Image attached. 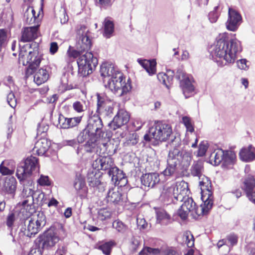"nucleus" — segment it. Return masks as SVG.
<instances>
[{"mask_svg":"<svg viewBox=\"0 0 255 255\" xmlns=\"http://www.w3.org/2000/svg\"><path fill=\"white\" fill-rule=\"evenodd\" d=\"M88 32L89 30L86 26H80L77 31L79 40L76 49L72 50L69 52L70 56L74 58L79 57L77 61L78 72L83 77L91 73L93 68L96 67L98 64L97 58L94 57L91 52H88L92 45Z\"/></svg>","mask_w":255,"mask_h":255,"instance_id":"1","label":"nucleus"},{"mask_svg":"<svg viewBox=\"0 0 255 255\" xmlns=\"http://www.w3.org/2000/svg\"><path fill=\"white\" fill-rule=\"evenodd\" d=\"M39 44L32 41L31 43L19 44V60L23 65L28 64L25 71V78H33V80H48L50 73L46 69L42 68L34 75L36 69L39 67L42 56L38 52Z\"/></svg>","mask_w":255,"mask_h":255,"instance_id":"2","label":"nucleus"},{"mask_svg":"<svg viewBox=\"0 0 255 255\" xmlns=\"http://www.w3.org/2000/svg\"><path fill=\"white\" fill-rule=\"evenodd\" d=\"M241 51L240 41L237 39H219L209 49L210 56L213 59L219 58L223 65L234 63L237 53Z\"/></svg>","mask_w":255,"mask_h":255,"instance_id":"3","label":"nucleus"},{"mask_svg":"<svg viewBox=\"0 0 255 255\" xmlns=\"http://www.w3.org/2000/svg\"><path fill=\"white\" fill-rule=\"evenodd\" d=\"M172 133V129L169 125L158 121L149 128L148 133L144 135V139L146 141H149L151 139H154L156 142L165 141Z\"/></svg>","mask_w":255,"mask_h":255,"instance_id":"4","label":"nucleus"},{"mask_svg":"<svg viewBox=\"0 0 255 255\" xmlns=\"http://www.w3.org/2000/svg\"><path fill=\"white\" fill-rule=\"evenodd\" d=\"M38 168V159L33 156L27 157L23 162L17 166L16 176L19 181L23 183V179H32V172Z\"/></svg>","mask_w":255,"mask_h":255,"instance_id":"5","label":"nucleus"},{"mask_svg":"<svg viewBox=\"0 0 255 255\" xmlns=\"http://www.w3.org/2000/svg\"><path fill=\"white\" fill-rule=\"evenodd\" d=\"M90 131L101 141V144L104 146L106 144V142L109 140L110 134L107 132L102 130L103 124L100 117L98 115L94 114L90 117L88 121V124L86 127Z\"/></svg>","mask_w":255,"mask_h":255,"instance_id":"6","label":"nucleus"},{"mask_svg":"<svg viewBox=\"0 0 255 255\" xmlns=\"http://www.w3.org/2000/svg\"><path fill=\"white\" fill-rule=\"evenodd\" d=\"M182 153L178 148H174L169 152L167 160V166L162 172L165 176H173L178 172Z\"/></svg>","mask_w":255,"mask_h":255,"instance_id":"7","label":"nucleus"},{"mask_svg":"<svg viewBox=\"0 0 255 255\" xmlns=\"http://www.w3.org/2000/svg\"><path fill=\"white\" fill-rule=\"evenodd\" d=\"M26 221H28V224L27 229H25L24 234L31 238L37 234L46 225V218L43 212H38L36 216L25 220V224Z\"/></svg>","mask_w":255,"mask_h":255,"instance_id":"8","label":"nucleus"},{"mask_svg":"<svg viewBox=\"0 0 255 255\" xmlns=\"http://www.w3.org/2000/svg\"><path fill=\"white\" fill-rule=\"evenodd\" d=\"M77 141L78 143H83L86 141L84 144V148L87 152L97 151V147L101 144V141L98 138L96 135L92 133L86 127L79 133L77 137Z\"/></svg>","mask_w":255,"mask_h":255,"instance_id":"9","label":"nucleus"},{"mask_svg":"<svg viewBox=\"0 0 255 255\" xmlns=\"http://www.w3.org/2000/svg\"><path fill=\"white\" fill-rule=\"evenodd\" d=\"M183 201H184V203L178 211V215L182 220L187 219L189 212L195 213L198 216H200L207 214L210 210H208L207 212H202V208L205 207V203H204L203 206L201 205L200 207H198L193 199L189 197L188 195Z\"/></svg>","mask_w":255,"mask_h":255,"instance_id":"10","label":"nucleus"},{"mask_svg":"<svg viewBox=\"0 0 255 255\" xmlns=\"http://www.w3.org/2000/svg\"><path fill=\"white\" fill-rule=\"evenodd\" d=\"M199 186L201 190V199L205 203V207L202 208V212H207L212 208L213 204L211 182L208 177L204 175L202 180L199 182Z\"/></svg>","mask_w":255,"mask_h":255,"instance_id":"11","label":"nucleus"},{"mask_svg":"<svg viewBox=\"0 0 255 255\" xmlns=\"http://www.w3.org/2000/svg\"><path fill=\"white\" fill-rule=\"evenodd\" d=\"M23 183L19 181L22 185L23 188L22 192V196L24 198L22 202V205L28 210L29 207L31 208L33 206V200L35 192L33 190V182L32 179H23Z\"/></svg>","mask_w":255,"mask_h":255,"instance_id":"12","label":"nucleus"},{"mask_svg":"<svg viewBox=\"0 0 255 255\" xmlns=\"http://www.w3.org/2000/svg\"><path fill=\"white\" fill-rule=\"evenodd\" d=\"M131 81H103L106 88L109 89L119 96L128 92L131 89Z\"/></svg>","mask_w":255,"mask_h":255,"instance_id":"13","label":"nucleus"},{"mask_svg":"<svg viewBox=\"0 0 255 255\" xmlns=\"http://www.w3.org/2000/svg\"><path fill=\"white\" fill-rule=\"evenodd\" d=\"M100 72L103 78H107L108 80H123V74L116 69L111 62H103L101 65Z\"/></svg>","mask_w":255,"mask_h":255,"instance_id":"14","label":"nucleus"},{"mask_svg":"<svg viewBox=\"0 0 255 255\" xmlns=\"http://www.w3.org/2000/svg\"><path fill=\"white\" fill-rule=\"evenodd\" d=\"M59 241V237L51 230L45 232L38 238L39 247L43 250L48 249L54 246Z\"/></svg>","mask_w":255,"mask_h":255,"instance_id":"15","label":"nucleus"},{"mask_svg":"<svg viewBox=\"0 0 255 255\" xmlns=\"http://www.w3.org/2000/svg\"><path fill=\"white\" fill-rule=\"evenodd\" d=\"M242 17L241 15L236 10L229 8L228 10V18L226 26L229 30L236 31L241 23Z\"/></svg>","mask_w":255,"mask_h":255,"instance_id":"16","label":"nucleus"},{"mask_svg":"<svg viewBox=\"0 0 255 255\" xmlns=\"http://www.w3.org/2000/svg\"><path fill=\"white\" fill-rule=\"evenodd\" d=\"M93 166H95V168H98V169L107 171L108 175L114 167H117L114 164L113 158L110 156H100L94 162Z\"/></svg>","mask_w":255,"mask_h":255,"instance_id":"17","label":"nucleus"},{"mask_svg":"<svg viewBox=\"0 0 255 255\" xmlns=\"http://www.w3.org/2000/svg\"><path fill=\"white\" fill-rule=\"evenodd\" d=\"M129 120V115L128 112L120 110L115 116L113 121L109 123V126L111 129L116 130L127 124Z\"/></svg>","mask_w":255,"mask_h":255,"instance_id":"18","label":"nucleus"},{"mask_svg":"<svg viewBox=\"0 0 255 255\" xmlns=\"http://www.w3.org/2000/svg\"><path fill=\"white\" fill-rule=\"evenodd\" d=\"M171 186L175 189L174 199L178 202H182L189 193L188 183L184 181L176 182Z\"/></svg>","mask_w":255,"mask_h":255,"instance_id":"19","label":"nucleus"},{"mask_svg":"<svg viewBox=\"0 0 255 255\" xmlns=\"http://www.w3.org/2000/svg\"><path fill=\"white\" fill-rule=\"evenodd\" d=\"M110 173L109 175L111 177V180L115 185L122 187L127 184L128 180L125 174L117 167H114V169Z\"/></svg>","mask_w":255,"mask_h":255,"instance_id":"20","label":"nucleus"},{"mask_svg":"<svg viewBox=\"0 0 255 255\" xmlns=\"http://www.w3.org/2000/svg\"><path fill=\"white\" fill-rule=\"evenodd\" d=\"M141 184L146 188H152L160 181L159 174L157 173H150L143 174L140 178Z\"/></svg>","mask_w":255,"mask_h":255,"instance_id":"21","label":"nucleus"},{"mask_svg":"<svg viewBox=\"0 0 255 255\" xmlns=\"http://www.w3.org/2000/svg\"><path fill=\"white\" fill-rule=\"evenodd\" d=\"M39 25L25 27L22 32L21 42H29L36 39L38 36Z\"/></svg>","mask_w":255,"mask_h":255,"instance_id":"22","label":"nucleus"},{"mask_svg":"<svg viewBox=\"0 0 255 255\" xmlns=\"http://www.w3.org/2000/svg\"><path fill=\"white\" fill-rule=\"evenodd\" d=\"M50 144V141L47 138H41L35 143L33 152H35L38 155H43L49 149Z\"/></svg>","mask_w":255,"mask_h":255,"instance_id":"23","label":"nucleus"},{"mask_svg":"<svg viewBox=\"0 0 255 255\" xmlns=\"http://www.w3.org/2000/svg\"><path fill=\"white\" fill-rule=\"evenodd\" d=\"M97 110V111L106 116H110L113 113V107L110 103H107L101 100L99 95H98Z\"/></svg>","mask_w":255,"mask_h":255,"instance_id":"24","label":"nucleus"},{"mask_svg":"<svg viewBox=\"0 0 255 255\" xmlns=\"http://www.w3.org/2000/svg\"><path fill=\"white\" fill-rule=\"evenodd\" d=\"M137 61L149 75H152L155 73L156 62L155 59L147 60L138 59Z\"/></svg>","mask_w":255,"mask_h":255,"instance_id":"25","label":"nucleus"},{"mask_svg":"<svg viewBox=\"0 0 255 255\" xmlns=\"http://www.w3.org/2000/svg\"><path fill=\"white\" fill-rule=\"evenodd\" d=\"M242 189L245 191L247 196L255 189V179L251 175H247L243 181L242 185Z\"/></svg>","mask_w":255,"mask_h":255,"instance_id":"26","label":"nucleus"},{"mask_svg":"<svg viewBox=\"0 0 255 255\" xmlns=\"http://www.w3.org/2000/svg\"><path fill=\"white\" fill-rule=\"evenodd\" d=\"M174 190L171 186L163 190L161 196L166 204H177L178 203V201L174 199Z\"/></svg>","mask_w":255,"mask_h":255,"instance_id":"27","label":"nucleus"},{"mask_svg":"<svg viewBox=\"0 0 255 255\" xmlns=\"http://www.w3.org/2000/svg\"><path fill=\"white\" fill-rule=\"evenodd\" d=\"M107 201L115 204H120L122 202V194L118 190L109 189L106 197Z\"/></svg>","mask_w":255,"mask_h":255,"instance_id":"28","label":"nucleus"},{"mask_svg":"<svg viewBox=\"0 0 255 255\" xmlns=\"http://www.w3.org/2000/svg\"><path fill=\"white\" fill-rule=\"evenodd\" d=\"M255 148L252 145L248 148H243L240 152L241 159L246 162L253 161L255 158Z\"/></svg>","mask_w":255,"mask_h":255,"instance_id":"29","label":"nucleus"},{"mask_svg":"<svg viewBox=\"0 0 255 255\" xmlns=\"http://www.w3.org/2000/svg\"><path fill=\"white\" fill-rule=\"evenodd\" d=\"M180 86L186 99L194 94L195 87L193 85L192 81H180Z\"/></svg>","mask_w":255,"mask_h":255,"instance_id":"30","label":"nucleus"},{"mask_svg":"<svg viewBox=\"0 0 255 255\" xmlns=\"http://www.w3.org/2000/svg\"><path fill=\"white\" fill-rule=\"evenodd\" d=\"M33 200V206L28 208L27 210L30 213L34 212L35 210V205L38 206H42L45 203V195L44 193L39 191H36L34 193Z\"/></svg>","mask_w":255,"mask_h":255,"instance_id":"31","label":"nucleus"},{"mask_svg":"<svg viewBox=\"0 0 255 255\" xmlns=\"http://www.w3.org/2000/svg\"><path fill=\"white\" fill-rule=\"evenodd\" d=\"M74 187L78 192L84 190L86 187L85 179L81 174L77 173L73 183Z\"/></svg>","mask_w":255,"mask_h":255,"instance_id":"32","label":"nucleus"},{"mask_svg":"<svg viewBox=\"0 0 255 255\" xmlns=\"http://www.w3.org/2000/svg\"><path fill=\"white\" fill-rule=\"evenodd\" d=\"M225 155V150L222 149L215 150L210 155V160H214V165H218L223 162Z\"/></svg>","mask_w":255,"mask_h":255,"instance_id":"33","label":"nucleus"},{"mask_svg":"<svg viewBox=\"0 0 255 255\" xmlns=\"http://www.w3.org/2000/svg\"><path fill=\"white\" fill-rule=\"evenodd\" d=\"M4 187L6 192L14 197V194L16 189V180L14 178L6 179L5 181Z\"/></svg>","mask_w":255,"mask_h":255,"instance_id":"34","label":"nucleus"},{"mask_svg":"<svg viewBox=\"0 0 255 255\" xmlns=\"http://www.w3.org/2000/svg\"><path fill=\"white\" fill-rule=\"evenodd\" d=\"M182 244L186 245L188 248L194 246V238L191 232L187 231L184 232L182 236Z\"/></svg>","mask_w":255,"mask_h":255,"instance_id":"35","label":"nucleus"},{"mask_svg":"<svg viewBox=\"0 0 255 255\" xmlns=\"http://www.w3.org/2000/svg\"><path fill=\"white\" fill-rule=\"evenodd\" d=\"M236 159L235 153L231 150L225 151V155L223 159V165L224 166H228L234 163Z\"/></svg>","mask_w":255,"mask_h":255,"instance_id":"36","label":"nucleus"},{"mask_svg":"<svg viewBox=\"0 0 255 255\" xmlns=\"http://www.w3.org/2000/svg\"><path fill=\"white\" fill-rule=\"evenodd\" d=\"M114 31V24L113 21L105 19L104 21V32L103 35L107 38L111 37Z\"/></svg>","mask_w":255,"mask_h":255,"instance_id":"37","label":"nucleus"},{"mask_svg":"<svg viewBox=\"0 0 255 255\" xmlns=\"http://www.w3.org/2000/svg\"><path fill=\"white\" fill-rule=\"evenodd\" d=\"M203 170V165L202 161H197L194 163L191 167V173L194 176H198L200 178L202 176V173Z\"/></svg>","mask_w":255,"mask_h":255,"instance_id":"38","label":"nucleus"},{"mask_svg":"<svg viewBox=\"0 0 255 255\" xmlns=\"http://www.w3.org/2000/svg\"><path fill=\"white\" fill-rule=\"evenodd\" d=\"M112 212L109 209L101 208L98 211V218L101 221H105L111 218Z\"/></svg>","mask_w":255,"mask_h":255,"instance_id":"39","label":"nucleus"},{"mask_svg":"<svg viewBox=\"0 0 255 255\" xmlns=\"http://www.w3.org/2000/svg\"><path fill=\"white\" fill-rule=\"evenodd\" d=\"M114 245V242H109L101 245L99 246V248L105 255H110L111 254L112 248Z\"/></svg>","mask_w":255,"mask_h":255,"instance_id":"40","label":"nucleus"},{"mask_svg":"<svg viewBox=\"0 0 255 255\" xmlns=\"http://www.w3.org/2000/svg\"><path fill=\"white\" fill-rule=\"evenodd\" d=\"M88 182L89 186L95 187L101 184V181L99 178L96 177L93 173H89L88 175Z\"/></svg>","mask_w":255,"mask_h":255,"instance_id":"41","label":"nucleus"},{"mask_svg":"<svg viewBox=\"0 0 255 255\" xmlns=\"http://www.w3.org/2000/svg\"><path fill=\"white\" fill-rule=\"evenodd\" d=\"M138 136L136 133L130 134L125 144L128 146L135 145L138 141Z\"/></svg>","mask_w":255,"mask_h":255,"instance_id":"42","label":"nucleus"},{"mask_svg":"<svg viewBox=\"0 0 255 255\" xmlns=\"http://www.w3.org/2000/svg\"><path fill=\"white\" fill-rule=\"evenodd\" d=\"M219 8V6H216L214 10L209 12L208 14V19L210 22L211 23H215L220 15V13L218 12V9Z\"/></svg>","mask_w":255,"mask_h":255,"instance_id":"43","label":"nucleus"},{"mask_svg":"<svg viewBox=\"0 0 255 255\" xmlns=\"http://www.w3.org/2000/svg\"><path fill=\"white\" fill-rule=\"evenodd\" d=\"M170 218L168 215L165 211L159 210L156 212V222L158 224H163L162 223L163 220H168Z\"/></svg>","mask_w":255,"mask_h":255,"instance_id":"44","label":"nucleus"},{"mask_svg":"<svg viewBox=\"0 0 255 255\" xmlns=\"http://www.w3.org/2000/svg\"><path fill=\"white\" fill-rule=\"evenodd\" d=\"M175 77L177 80H194L191 75L187 74L181 69L177 70Z\"/></svg>","mask_w":255,"mask_h":255,"instance_id":"45","label":"nucleus"},{"mask_svg":"<svg viewBox=\"0 0 255 255\" xmlns=\"http://www.w3.org/2000/svg\"><path fill=\"white\" fill-rule=\"evenodd\" d=\"M7 38V34L3 29H0V56L2 54V50L4 46Z\"/></svg>","mask_w":255,"mask_h":255,"instance_id":"46","label":"nucleus"},{"mask_svg":"<svg viewBox=\"0 0 255 255\" xmlns=\"http://www.w3.org/2000/svg\"><path fill=\"white\" fill-rule=\"evenodd\" d=\"M113 227L121 233H124L127 230V226L122 222L118 220L113 223Z\"/></svg>","mask_w":255,"mask_h":255,"instance_id":"47","label":"nucleus"},{"mask_svg":"<svg viewBox=\"0 0 255 255\" xmlns=\"http://www.w3.org/2000/svg\"><path fill=\"white\" fill-rule=\"evenodd\" d=\"M81 116L69 118L68 120V128L78 126L81 122Z\"/></svg>","mask_w":255,"mask_h":255,"instance_id":"48","label":"nucleus"},{"mask_svg":"<svg viewBox=\"0 0 255 255\" xmlns=\"http://www.w3.org/2000/svg\"><path fill=\"white\" fill-rule=\"evenodd\" d=\"M115 0H95L96 4L101 8H107L110 6Z\"/></svg>","mask_w":255,"mask_h":255,"instance_id":"49","label":"nucleus"},{"mask_svg":"<svg viewBox=\"0 0 255 255\" xmlns=\"http://www.w3.org/2000/svg\"><path fill=\"white\" fill-rule=\"evenodd\" d=\"M182 122L187 128V130L192 132L194 130V128L191 124V119L186 116L182 118Z\"/></svg>","mask_w":255,"mask_h":255,"instance_id":"50","label":"nucleus"},{"mask_svg":"<svg viewBox=\"0 0 255 255\" xmlns=\"http://www.w3.org/2000/svg\"><path fill=\"white\" fill-rule=\"evenodd\" d=\"M28 9L25 12L24 14V17L25 18H26V22H28L29 24L32 23V22H34L36 20V16H35V10L32 8H31V14L32 15L31 17L30 18V20H29V13H28Z\"/></svg>","mask_w":255,"mask_h":255,"instance_id":"51","label":"nucleus"},{"mask_svg":"<svg viewBox=\"0 0 255 255\" xmlns=\"http://www.w3.org/2000/svg\"><path fill=\"white\" fill-rule=\"evenodd\" d=\"M7 102L8 105L12 108H14L16 105V100L12 92H10L7 96Z\"/></svg>","mask_w":255,"mask_h":255,"instance_id":"52","label":"nucleus"},{"mask_svg":"<svg viewBox=\"0 0 255 255\" xmlns=\"http://www.w3.org/2000/svg\"><path fill=\"white\" fill-rule=\"evenodd\" d=\"M207 144V143L204 141H202L200 143L198 151V156H203L205 154L208 148Z\"/></svg>","mask_w":255,"mask_h":255,"instance_id":"53","label":"nucleus"},{"mask_svg":"<svg viewBox=\"0 0 255 255\" xmlns=\"http://www.w3.org/2000/svg\"><path fill=\"white\" fill-rule=\"evenodd\" d=\"M68 251L67 247L64 244H59L54 255H65Z\"/></svg>","mask_w":255,"mask_h":255,"instance_id":"54","label":"nucleus"},{"mask_svg":"<svg viewBox=\"0 0 255 255\" xmlns=\"http://www.w3.org/2000/svg\"><path fill=\"white\" fill-rule=\"evenodd\" d=\"M37 181L38 184L41 186H48L50 184V182L48 176L41 175Z\"/></svg>","mask_w":255,"mask_h":255,"instance_id":"55","label":"nucleus"},{"mask_svg":"<svg viewBox=\"0 0 255 255\" xmlns=\"http://www.w3.org/2000/svg\"><path fill=\"white\" fill-rule=\"evenodd\" d=\"M69 118L64 117L62 115H60L59 117V124L61 128L68 129V120Z\"/></svg>","mask_w":255,"mask_h":255,"instance_id":"56","label":"nucleus"},{"mask_svg":"<svg viewBox=\"0 0 255 255\" xmlns=\"http://www.w3.org/2000/svg\"><path fill=\"white\" fill-rule=\"evenodd\" d=\"M162 255H180V254L172 248H167L163 249Z\"/></svg>","mask_w":255,"mask_h":255,"instance_id":"57","label":"nucleus"},{"mask_svg":"<svg viewBox=\"0 0 255 255\" xmlns=\"http://www.w3.org/2000/svg\"><path fill=\"white\" fill-rule=\"evenodd\" d=\"M0 172L3 175H11L13 173V171L9 169L7 167L4 166L2 164L0 165Z\"/></svg>","mask_w":255,"mask_h":255,"instance_id":"58","label":"nucleus"},{"mask_svg":"<svg viewBox=\"0 0 255 255\" xmlns=\"http://www.w3.org/2000/svg\"><path fill=\"white\" fill-rule=\"evenodd\" d=\"M60 17V22L62 24H65L68 22L69 17L65 9L61 11Z\"/></svg>","mask_w":255,"mask_h":255,"instance_id":"59","label":"nucleus"},{"mask_svg":"<svg viewBox=\"0 0 255 255\" xmlns=\"http://www.w3.org/2000/svg\"><path fill=\"white\" fill-rule=\"evenodd\" d=\"M48 129V126H44L43 125L39 124L37 128V134L41 135L42 134H44Z\"/></svg>","mask_w":255,"mask_h":255,"instance_id":"60","label":"nucleus"},{"mask_svg":"<svg viewBox=\"0 0 255 255\" xmlns=\"http://www.w3.org/2000/svg\"><path fill=\"white\" fill-rule=\"evenodd\" d=\"M140 243L139 241L137 239L134 238L132 240L131 244V249L133 252H136L139 246L140 245Z\"/></svg>","mask_w":255,"mask_h":255,"instance_id":"61","label":"nucleus"},{"mask_svg":"<svg viewBox=\"0 0 255 255\" xmlns=\"http://www.w3.org/2000/svg\"><path fill=\"white\" fill-rule=\"evenodd\" d=\"M237 65L240 69L246 70L248 66L247 65V60L246 59H241L237 60Z\"/></svg>","mask_w":255,"mask_h":255,"instance_id":"62","label":"nucleus"},{"mask_svg":"<svg viewBox=\"0 0 255 255\" xmlns=\"http://www.w3.org/2000/svg\"><path fill=\"white\" fill-rule=\"evenodd\" d=\"M73 107L74 110L78 113H81L84 111L83 105L79 101L74 103Z\"/></svg>","mask_w":255,"mask_h":255,"instance_id":"63","label":"nucleus"},{"mask_svg":"<svg viewBox=\"0 0 255 255\" xmlns=\"http://www.w3.org/2000/svg\"><path fill=\"white\" fill-rule=\"evenodd\" d=\"M137 224L140 229H145L147 228V223L146 222L144 219L137 218Z\"/></svg>","mask_w":255,"mask_h":255,"instance_id":"64","label":"nucleus"}]
</instances>
